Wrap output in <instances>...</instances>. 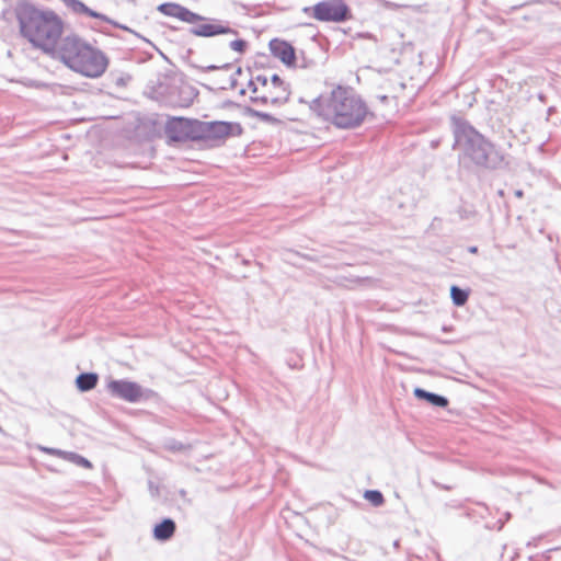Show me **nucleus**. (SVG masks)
Returning a JSON list of instances; mask_svg holds the SVG:
<instances>
[{
    "label": "nucleus",
    "instance_id": "1",
    "mask_svg": "<svg viewBox=\"0 0 561 561\" xmlns=\"http://www.w3.org/2000/svg\"><path fill=\"white\" fill-rule=\"evenodd\" d=\"M453 149L457 152L458 163L463 169L496 170L506 165L501 149L479 133L469 122L453 116Z\"/></svg>",
    "mask_w": 561,
    "mask_h": 561
},
{
    "label": "nucleus",
    "instance_id": "2",
    "mask_svg": "<svg viewBox=\"0 0 561 561\" xmlns=\"http://www.w3.org/2000/svg\"><path fill=\"white\" fill-rule=\"evenodd\" d=\"M300 102L306 103L304 99ZM307 104L318 117L339 129L357 128L369 114L366 102L352 89L342 85L320 94Z\"/></svg>",
    "mask_w": 561,
    "mask_h": 561
},
{
    "label": "nucleus",
    "instance_id": "3",
    "mask_svg": "<svg viewBox=\"0 0 561 561\" xmlns=\"http://www.w3.org/2000/svg\"><path fill=\"white\" fill-rule=\"evenodd\" d=\"M21 34L34 46L53 54L61 38L62 21L53 11H41L27 1L14 9Z\"/></svg>",
    "mask_w": 561,
    "mask_h": 561
},
{
    "label": "nucleus",
    "instance_id": "4",
    "mask_svg": "<svg viewBox=\"0 0 561 561\" xmlns=\"http://www.w3.org/2000/svg\"><path fill=\"white\" fill-rule=\"evenodd\" d=\"M53 55L69 69L87 78H100L108 67L107 56L76 34L61 37Z\"/></svg>",
    "mask_w": 561,
    "mask_h": 561
},
{
    "label": "nucleus",
    "instance_id": "5",
    "mask_svg": "<svg viewBox=\"0 0 561 561\" xmlns=\"http://www.w3.org/2000/svg\"><path fill=\"white\" fill-rule=\"evenodd\" d=\"M158 11L167 16L176 18L182 22L193 24L188 32L198 37H214L221 34L238 35V32L231 28L228 22L199 15L175 2L161 3L158 5Z\"/></svg>",
    "mask_w": 561,
    "mask_h": 561
},
{
    "label": "nucleus",
    "instance_id": "6",
    "mask_svg": "<svg viewBox=\"0 0 561 561\" xmlns=\"http://www.w3.org/2000/svg\"><path fill=\"white\" fill-rule=\"evenodd\" d=\"M302 12L319 22L342 23L352 19L351 9L344 0H323L302 8Z\"/></svg>",
    "mask_w": 561,
    "mask_h": 561
},
{
    "label": "nucleus",
    "instance_id": "7",
    "mask_svg": "<svg viewBox=\"0 0 561 561\" xmlns=\"http://www.w3.org/2000/svg\"><path fill=\"white\" fill-rule=\"evenodd\" d=\"M241 131L238 123L198 121V141H204L210 147L219 146L230 135H239Z\"/></svg>",
    "mask_w": 561,
    "mask_h": 561
},
{
    "label": "nucleus",
    "instance_id": "8",
    "mask_svg": "<svg viewBox=\"0 0 561 561\" xmlns=\"http://www.w3.org/2000/svg\"><path fill=\"white\" fill-rule=\"evenodd\" d=\"M164 133L171 142L198 141V119L171 117Z\"/></svg>",
    "mask_w": 561,
    "mask_h": 561
},
{
    "label": "nucleus",
    "instance_id": "9",
    "mask_svg": "<svg viewBox=\"0 0 561 561\" xmlns=\"http://www.w3.org/2000/svg\"><path fill=\"white\" fill-rule=\"evenodd\" d=\"M107 391L114 398L136 403L149 398L151 390L127 379H113L107 383Z\"/></svg>",
    "mask_w": 561,
    "mask_h": 561
},
{
    "label": "nucleus",
    "instance_id": "10",
    "mask_svg": "<svg viewBox=\"0 0 561 561\" xmlns=\"http://www.w3.org/2000/svg\"><path fill=\"white\" fill-rule=\"evenodd\" d=\"M271 84L273 87H277L279 91L277 93H270L267 91L263 94H256L251 96V101L263 105L272 104L275 106H280L285 104L289 99V90L287 84L276 73L271 77Z\"/></svg>",
    "mask_w": 561,
    "mask_h": 561
},
{
    "label": "nucleus",
    "instance_id": "11",
    "mask_svg": "<svg viewBox=\"0 0 561 561\" xmlns=\"http://www.w3.org/2000/svg\"><path fill=\"white\" fill-rule=\"evenodd\" d=\"M61 2L73 13L79 16L92 18L100 22L108 23L115 27L127 30V27L118 24L107 15L92 10L80 0H61Z\"/></svg>",
    "mask_w": 561,
    "mask_h": 561
},
{
    "label": "nucleus",
    "instance_id": "12",
    "mask_svg": "<svg viewBox=\"0 0 561 561\" xmlns=\"http://www.w3.org/2000/svg\"><path fill=\"white\" fill-rule=\"evenodd\" d=\"M270 50L272 55L276 58H278L282 62H284L287 66H291L296 61V55L294 47L280 39H272L270 42Z\"/></svg>",
    "mask_w": 561,
    "mask_h": 561
},
{
    "label": "nucleus",
    "instance_id": "13",
    "mask_svg": "<svg viewBox=\"0 0 561 561\" xmlns=\"http://www.w3.org/2000/svg\"><path fill=\"white\" fill-rule=\"evenodd\" d=\"M176 530V524L172 518H164L153 527V538L159 541L171 539Z\"/></svg>",
    "mask_w": 561,
    "mask_h": 561
},
{
    "label": "nucleus",
    "instance_id": "14",
    "mask_svg": "<svg viewBox=\"0 0 561 561\" xmlns=\"http://www.w3.org/2000/svg\"><path fill=\"white\" fill-rule=\"evenodd\" d=\"M415 398L428 402L433 407L446 408L449 403L448 399L442 394L430 392L422 388H415L413 391Z\"/></svg>",
    "mask_w": 561,
    "mask_h": 561
},
{
    "label": "nucleus",
    "instance_id": "15",
    "mask_svg": "<svg viewBox=\"0 0 561 561\" xmlns=\"http://www.w3.org/2000/svg\"><path fill=\"white\" fill-rule=\"evenodd\" d=\"M99 381V375L95 373H81L76 378V386L81 392L94 389Z\"/></svg>",
    "mask_w": 561,
    "mask_h": 561
},
{
    "label": "nucleus",
    "instance_id": "16",
    "mask_svg": "<svg viewBox=\"0 0 561 561\" xmlns=\"http://www.w3.org/2000/svg\"><path fill=\"white\" fill-rule=\"evenodd\" d=\"M450 297L454 302V305L460 307L463 306L468 301L469 294L467 290L453 285L450 287Z\"/></svg>",
    "mask_w": 561,
    "mask_h": 561
},
{
    "label": "nucleus",
    "instance_id": "17",
    "mask_svg": "<svg viewBox=\"0 0 561 561\" xmlns=\"http://www.w3.org/2000/svg\"><path fill=\"white\" fill-rule=\"evenodd\" d=\"M364 497L370 502L374 506H381L385 502L382 493L378 490H367L364 493Z\"/></svg>",
    "mask_w": 561,
    "mask_h": 561
},
{
    "label": "nucleus",
    "instance_id": "18",
    "mask_svg": "<svg viewBox=\"0 0 561 561\" xmlns=\"http://www.w3.org/2000/svg\"><path fill=\"white\" fill-rule=\"evenodd\" d=\"M66 459L71 461V462H73L77 466H80V467H83V468H88V469L92 468L91 461L88 460L87 458H84L83 456L79 455V454L67 453L66 454Z\"/></svg>",
    "mask_w": 561,
    "mask_h": 561
},
{
    "label": "nucleus",
    "instance_id": "19",
    "mask_svg": "<svg viewBox=\"0 0 561 561\" xmlns=\"http://www.w3.org/2000/svg\"><path fill=\"white\" fill-rule=\"evenodd\" d=\"M248 113H249L252 117H256V118H259L260 121L265 122V123H271V124H273V123H276V122H277V119H276L273 115H271V114H268V113H265V112L256 111V110H254V108H248Z\"/></svg>",
    "mask_w": 561,
    "mask_h": 561
},
{
    "label": "nucleus",
    "instance_id": "20",
    "mask_svg": "<svg viewBox=\"0 0 561 561\" xmlns=\"http://www.w3.org/2000/svg\"><path fill=\"white\" fill-rule=\"evenodd\" d=\"M229 47L239 54H244L248 47V43L244 39L236 38L229 42Z\"/></svg>",
    "mask_w": 561,
    "mask_h": 561
},
{
    "label": "nucleus",
    "instance_id": "21",
    "mask_svg": "<svg viewBox=\"0 0 561 561\" xmlns=\"http://www.w3.org/2000/svg\"><path fill=\"white\" fill-rule=\"evenodd\" d=\"M187 94V98H185L183 101H173L170 100V103L174 106H188L192 103V89L185 88L181 90V94Z\"/></svg>",
    "mask_w": 561,
    "mask_h": 561
},
{
    "label": "nucleus",
    "instance_id": "22",
    "mask_svg": "<svg viewBox=\"0 0 561 561\" xmlns=\"http://www.w3.org/2000/svg\"><path fill=\"white\" fill-rule=\"evenodd\" d=\"M505 516V519H499L496 523H494L492 526L491 525H488L489 528L491 529H496V530H501L505 524V522H507L510 518H511V513L506 512L504 514Z\"/></svg>",
    "mask_w": 561,
    "mask_h": 561
},
{
    "label": "nucleus",
    "instance_id": "23",
    "mask_svg": "<svg viewBox=\"0 0 561 561\" xmlns=\"http://www.w3.org/2000/svg\"><path fill=\"white\" fill-rule=\"evenodd\" d=\"M42 451L48 454V455H57V456H62L65 459H66V454L67 451H62L60 449H56V448H50V447H41L39 448Z\"/></svg>",
    "mask_w": 561,
    "mask_h": 561
},
{
    "label": "nucleus",
    "instance_id": "24",
    "mask_svg": "<svg viewBox=\"0 0 561 561\" xmlns=\"http://www.w3.org/2000/svg\"><path fill=\"white\" fill-rule=\"evenodd\" d=\"M254 81L257 83V85L260 84L262 88H268L270 80L265 76L259 75L254 78Z\"/></svg>",
    "mask_w": 561,
    "mask_h": 561
},
{
    "label": "nucleus",
    "instance_id": "25",
    "mask_svg": "<svg viewBox=\"0 0 561 561\" xmlns=\"http://www.w3.org/2000/svg\"><path fill=\"white\" fill-rule=\"evenodd\" d=\"M156 93H157L159 96H164V95H167V94L169 93V91H168V87H167L164 83L159 82L158 88H157V90H156Z\"/></svg>",
    "mask_w": 561,
    "mask_h": 561
},
{
    "label": "nucleus",
    "instance_id": "26",
    "mask_svg": "<svg viewBox=\"0 0 561 561\" xmlns=\"http://www.w3.org/2000/svg\"><path fill=\"white\" fill-rule=\"evenodd\" d=\"M249 89L252 91L253 94H257L259 92V87H257V83L254 81V79L250 80L249 81V84H248Z\"/></svg>",
    "mask_w": 561,
    "mask_h": 561
},
{
    "label": "nucleus",
    "instance_id": "27",
    "mask_svg": "<svg viewBox=\"0 0 561 561\" xmlns=\"http://www.w3.org/2000/svg\"><path fill=\"white\" fill-rule=\"evenodd\" d=\"M198 69L204 71V72H208V71L217 70V69H219V67L215 66V65H209L207 67H198Z\"/></svg>",
    "mask_w": 561,
    "mask_h": 561
},
{
    "label": "nucleus",
    "instance_id": "28",
    "mask_svg": "<svg viewBox=\"0 0 561 561\" xmlns=\"http://www.w3.org/2000/svg\"><path fill=\"white\" fill-rule=\"evenodd\" d=\"M267 89H268V92H270V93H277V92L279 91V90L277 89V87H273V85L271 84V81L268 82V88H267Z\"/></svg>",
    "mask_w": 561,
    "mask_h": 561
},
{
    "label": "nucleus",
    "instance_id": "29",
    "mask_svg": "<svg viewBox=\"0 0 561 561\" xmlns=\"http://www.w3.org/2000/svg\"><path fill=\"white\" fill-rule=\"evenodd\" d=\"M301 256L305 257L306 260H309V261H316L312 256L307 255V254H304Z\"/></svg>",
    "mask_w": 561,
    "mask_h": 561
},
{
    "label": "nucleus",
    "instance_id": "30",
    "mask_svg": "<svg viewBox=\"0 0 561 561\" xmlns=\"http://www.w3.org/2000/svg\"><path fill=\"white\" fill-rule=\"evenodd\" d=\"M515 195H516L517 197H522V196H523V191H520V190L516 191V192H515Z\"/></svg>",
    "mask_w": 561,
    "mask_h": 561
},
{
    "label": "nucleus",
    "instance_id": "31",
    "mask_svg": "<svg viewBox=\"0 0 561 561\" xmlns=\"http://www.w3.org/2000/svg\"><path fill=\"white\" fill-rule=\"evenodd\" d=\"M477 251H478V248H477V247H471V248H470V252H471V253H477Z\"/></svg>",
    "mask_w": 561,
    "mask_h": 561
},
{
    "label": "nucleus",
    "instance_id": "32",
    "mask_svg": "<svg viewBox=\"0 0 561 561\" xmlns=\"http://www.w3.org/2000/svg\"><path fill=\"white\" fill-rule=\"evenodd\" d=\"M180 495H181V496H185V495H186V491H185V490H181V491H180Z\"/></svg>",
    "mask_w": 561,
    "mask_h": 561
},
{
    "label": "nucleus",
    "instance_id": "33",
    "mask_svg": "<svg viewBox=\"0 0 561 561\" xmlns=\"http://www.w3.org/2000/svg\"><path fill=\"white\" fill-rule=\"evenodd\" d=\"M387 99H388V98H387V95H382V96H380V100H381L382 102H385Z\"/></svg>",
    "mask_w": 561,
    "mask_h": 561
},
{
    "label": "nucleus",
    "instance_id": "34",
    "mask_svg": "<svg viewBox=\"0 0 561 561\" xmlns=\"http://www.w3.org/2000/svg\"><path fill=\"white\" fill-rule=\"evenodd\" d=\"M237 75H240L241 73V68H238L237 71H236Z\"/></svg>",
    "mask_w": 561,
    "mask_h": 561
},
{
    "label": "nucleus",
    "instance_id": "35",
    "mask_svg": "<svg viewBox=\"0 0 561 561\" xmlns=\"http://www.w3.org/2000/svg\"><path fill=\"white\" fill-rule=\"evenodd\" d=\"M240 94H242V95H243V94H245V90H244V89H241V90H240Z\"/></svg>",
    "mask_w": 561,
    "mask_h": 561
},
{
    "label": "nucleus",
    "instance_id": "36",
    "mask_svg": "<svg viewBox=\"0 0 561 561\" xmlns=\"http://www.w3.org/2000/svg\"><path fill=\"white\" fill-rule=\"evenodd\" d=\"M172 449H178V444H174V446H171Z\"/></svg>",
    "mask_w": 561,
    "mask_h": 561
},
{
    "label": "nucleus",
    "instance_id": "37",
    "mask_svg": "<svg viewBox=\"0 0 561 561\" xmlns=\"http://www.w3.org/2000/svg\"><path fill=\"white\" fill-rule=\"evenodd\" d=\"M172 449H178V444H174V446H171Z\"/></svg>",
    "mask_w": 561,
    "mask_h": 561
},
{
    "label": "nucleus",
    "instance_id": "38",
    "mask_svg": "<svg viewBox=\"0 0 561 561\" xmlns=\"http://www.w3.org/2000/svg\"><path fill=\"white\" fill-rule=\"evenodd\" d=\"M234 84H236V80L233 79L231 82V85L234 87Z\"/></svg>",
    "mask_w": 561,
    "mask_h": 561
}]
</instances>
